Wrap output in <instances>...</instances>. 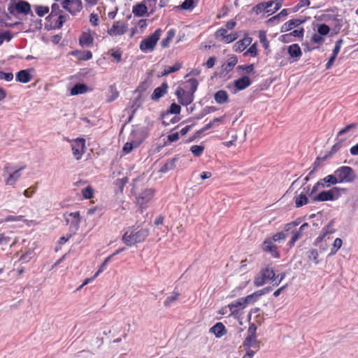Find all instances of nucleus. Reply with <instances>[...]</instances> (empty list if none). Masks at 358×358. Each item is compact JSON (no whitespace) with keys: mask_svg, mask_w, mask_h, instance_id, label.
<instances>
[{"mask_svg":"<svg viewBox=\"0 0 358 358\" xmlns=\"http://www.w3.org/2000/svg\"><path fill=\"white\" fill-rule=\"evenodd\" d=\"M167 84L163 83L160 87H158L155 89L152 94L151 95V99L154 101H157L162 97L167 92Z\"/></svg>","mask_w":358,"mask_h":358,"instance_id":"nucleus-22","label":"nucleus"},{"mask_svg":"<svg viewBox=\"0 0 358 358\" xmlns=\"http://www.w3.org/2000/svg\"><path fill=\"white\" fill-rule=\"evenodd\" d=\"M286 238V235L283 232L276 233L271 238L273 241H279L280 240H285Z\"/></svg>","mask_w":358,"mask_h":358,"instance_id":"nucleus-64","label":"nucleus"},{"mask_svg":"<svg viewBox=\"0 0 358 358\" xmlns=\"http://www.w3.org/2000/svg\"><path fill=\"white\" fill-rule=\"evenodd\" d=\"M179 296L180 294L178 292H173L170 296L166 297V299L164 301V305L166 307L171 306L172 304H173L178 301Z\"/></svg>","mask_w":358,"mask_h":358,"instance_id":"nucleus-31","label":"nucleus"},{"mask_svg":"<svg viewBox=\"0 0 358 358\" xmlns=\"http://www.w3.org/2000/svg\"><path fill=\"white\" fill-rule=\"evenodd\" d=\"M64 13L63 10L60 9V6L57 3H53L51 6V13L47 17V20H51L55 17L59 15V14Z\"/></svg>","mask_w":358,"mask_h":358,"instance_id":"nucleus-32","label":"nucleus"},{"mask_svg":"<svg viewBox=\"0 0 358 358\" xmlns=\"http://www.w3.org/2000/svg\"><path fill=\"white\" fill-rule=\"evenodd\" d=\"M180 106L175 103H172L169 108V112L172 114H179L180 113Z\"/></svg>","mask_w":358,"mask_h":358,"instance_id":"nucleus-62","label":"nucleus"},{"mask_svg":"<svg viewBox=\"0 0 358 358\" xmlns=\"http://www.w3.org/2000/svg\"><path fill=\"white\" fill-rule=\"evenodd\" d=\"M154 191L151 189H146L136 197V203L144 208L146 205L152 199Z\"/></svg>","mask_w":358,"mask_h":358,"instance_id":"nucleus-13","label":"nucleus"},{"mask_svg":"<svg viewBox=\"0 0 358 358\" xmlns=\"http://www.w3.org/2000/svg\"><path fill=\"white\" fill-rule=\"evenodd\" d=\"M342 245V240L339 238H336L333 243V248H331V255L335 254L337 252V250L341 248Z\"/></svg>","mask_w":358,"mask_h":358,"instance_id":"nucleus-52","label":"nucleus"},{"mask_svg":"<svg viewBox=\"0 0 358 358\" xmlns=\"http://www.w3.org/2000/svg\"><path fill=\"white\" fill-rule=\"evenodd\" d=\"M182 65L180 63H176L172 66H166L164 71L162 73V76H167L169 73L176 72L180 69Z\"/></svg>","mask_w":358,"mask_h":358,"instance_id":"nucleus-38","label":"nucleus"},{"mask_svg":"<svg viewBox=\"0 0 358 358\" xmlns=\"http://www.w3.org/2000/svg\"><path fill=\"white\" fill-rule=\"evenodd\" d=\"M71 146L73 155L76 159H80L85 150V140L83 138H78L71 141Z\"/></svg>","mask_w":358,"mask_h":358,"instance_id":"nucleus-8","label":"nucleus"},{"mask_svg":"<svg viewBox=\"0 0 358 358\" xmlns=\"http://www.w3.org/2000/svg\"><path fill=\"white\" fill-rule=\"evenodd\" d=\"M262 249L264 251L269 252L274 257H279L277 246L273 243V241L271 238H267L264 241Z\"/></svg>","mask_w":358,"mask_h":358,"instance_id":"nucleus-16","label":"nucleus"},{"mask_svg":"<svg viewBox=\"0 0 358 358\" xmlns=\"http://www.w3.org/2000/svg\"><path fill=\"white\" fill-rule=\"evenodd\" d=\"M357 126V124H348V126H346L345 128L342 129L341 130L339 131L338 132V136H341V135H343L345 133H348L349 132L351 129H355L356 128Z\"/></svg>","mask_w":358,"mask_h":358,"instance_id":"nucleus-61","label":"nucleus"},{"mask_svg":"<svg viewBox=\"0 0 358 358\" xmlns=\"http://www.w3.org/2000/svg\"><path fill=\"white\" fill-rule=\"evenodd\" d=\"M343 43V41L342 39H339L336 42L334 48L333 50V55H334V57H336L337 55L339 53Z\"/></svg>","mask_w":358,"mask_h":358,"instance_id":"nucleus-58","label":"nucleus"},{"mask_svg":"<svg viewBox=\"0 0 358 358\" xmlns=\"http://www.w3.org/2000/svg\"><path fill=\"white\" fill-rule=\"evenodd\" d=\"M256 326L252 324H251L248 330V335L245 338L244 342H243V347L245 348H257L258 347V341L256 337Z\"/></svg>","mask_w":358,"mask_h":358,"instance_id":"nucleus-9","label":"nucleus"},{"mask_svg":"<svg viewBox=\"0 0 358 358\" xmlns=\"http://www.w3.org/2000/svg\"><path fill=\"white\" fill-rule=\"evenodd\" d=\"M34 74L35 70L32 68L24 70V83L29 82L34 77Z\"/></svg>","mask_w":358,"mask_h":358,"instance_id":"nucleus-47","label":"nucleus"},{"mask_svg":"<svg viewBox=\"0 0 358 358\" xmlns=\"http://www.w3.org/2000/svg\"><path fill=\"white\" fill-rule=\"evenodd\" d=\"M148 12L146 2L145 1L142 3H138L133 6L132 13L135 16L142 17Z\"/></svg>","mask_w":358,"mask_h":358,"instance_id":"nucleus-21","label":"nucleus"},{"mask_svg":"<svg viewBox=\"0 0 358 358\" xmlns=\"http://www.w3.org/2000/svg\"><path fill=\"white\" fill-rule=\"evenodd\" d=\"M238 38V34L236 33H231L227 34L224 38H222V41L226 43H229L234 41Z\"/></svg>","mask_w":358,"mask_h":358,"instance_id":"nucleus-56","label":"nucleus"},{"mask_svg":"<svg viewBox=\"0 0 358 358\" xmlns=\"http://www.w3.org/2000/svg\"><path fill=\"white\" fill-rule=\"evenodd\" d=\"M73 55H76L78 59L84 61L89 60L92 57V54L90 50L77 51L73 52Z\"/></svg>","mask_w":358,"mask_h":358,"instance_id":"nucleus-33","label":"nucleus"},{"mask_svg":"<svg viewBox=\"0 0 358 358\" xmlns=\"http://www.w3.org/2000/svg\"><path fill=\"white\" fill-rule=\"evenodd\" d=\"M128 24L122 21H116L108 31V34L112 36L123 35L127 31Z\"/></svg>","mask_w":358,"mask_h":358,"instance_id":"nucleus-12","label":"nucleus"},{"mask_svg":"<svg viewBox=\"0 0 358 358\" xmlns=\"http://www.w3.org/2000/svg\"><path fill=\"white\" fill-rule=\"evenodd\" d=\"M8 10L13 15H17L22 13V0L18 1H10Z\"/></svg>","mask_w":358,"mask_h":358,"instance_id":"nucleus-17","label":"nucleus"},{"mask_svg":"<svg viewBox=\"0 0 358 358\" xmlns=\"http://www.w3.org/2000/svg\"><path fill=\"white\" fill-rule=\"evenodd\" d=\"M37 189V184H34L28 189L24 190V196L31 198Z\"/></svg>","mask_w":358,"mask_h":358,"instance_id":"nucleus-51","label":"nucleus"},{"mask_svg":"<svg viewBox=\"0 0 358 358\" xmlns=\"http://www.w3.org/2000/svg\"><path fill=\"white\" fill-rule=\"evenodd\" d=\"M257 55V43L252 44L249 49L244 52V56H248L250 55L252 57H255Z\"/></svg>","mask_w":358,"mask_h":358,"instance_id":"nucleus-53","label":"nucleus"},{"mask_svg":"<svg viewBox=\"0 0 358 358\" xmlns=\"http://www.w3.org/2000/svg\"><path fill=\"white\" fill-rule=\"evenodd\" d=\"M282 5V0L270 1L257 4L254 7L253 10L257 14H259L262 12L273 13L279 10Z\"/></svg>","mask_w":358,"mask_h":358,"instance_id":"nucleus-6","label":"nucleus"},{"mask_svg":"<svg viewBox=\"0 0 358 358\" xmlns=\"http://www.w3.org/2000/svg\"><path fill=\"white\" fill-rule=\"evenodd\" d=\"M57 19L55 23L54 28L55 29H61L63 24L67 20V15L64 13L59 14V15L57 16Z\"/></svg>","mask_w":358,"mask_h":358,"instance_id":"nucleus-40","label":"nucleus"},{"mask_svg":"<svg viewBox=\"0 0 358 358\" xmlns=\"http://www.w3.org/2000/svg\"><path fill=\"white\" fill-rule=\"evenodd\" d=\"M248 304L243 298H240L238 300L228 305L231 311V315L237 314L240 310L244 309Z\"/></svg>","mask_w":358,"mask_h":358,"instance_id":"nucleus-15","label":"nucleus"},{"mask_svg":"<svg viewBox=\"0 0 358 358\" xmlns=\"http://www.w3.org/2000/svg\"><path fill=\"white\" fill-rule=\"evenodd\" d=\"M325 187V185L324 182H322V181H320V180L317 182L314 186L312 187L311 189H310V187L308 186V191H307V194H308V196L311 198V199L313 201V197L315 196L316 195H317L316 194V192H317V190L320 189V188H324Z\"/></svg>","mask_w":358,"mask_h":358,"instance_id":"nucleus-26","label":"nucleus"},{"mask_svg":"<svg viewBox=\"0 0 358 358\" xmlns=\"http://www.w3.org/2000/svg\"><path fill=\"white\" fill-rule=\"evenodd\" d=\"M174 36H175L174 30H173V29L169 30L167 32L166 37L164 38L161 42L162 46L163 48H167L169 45L171 41H172V39L173 38Z\"/></svg>","mask_w":358,"mask_h":358,"instance_id":"nucleus-34","label":"nucleus"},{"mask_svg":"<svg viewBox=\"0 0 358 358\" xmlns=\"http://www.w3.org/2000/svg\"><path fill=\"white\" fill-rule=\"evenodd\" d=\"M20 171H21V169H19L16 170L15 171H14L13 173H10L6 180V184L10 185H13L15 181L17 179L20 178V175H21Z\"/></svg>","mask_w":358,"mask_h":358,"instance_id":"nucleus-35","label":"nucleus"},{"mask_svg":"<svg viewBox=\"0 0 358 358\" xmlns=\"http://www.w3.org/2000/svg\"><path fill=\"white\" fill-rule=\"evenodd\" d=\"M176 95L177 96L179 103L183 106H188L193 101L194 96L192 93L185 91L182 87H178L176 91Z\"/></svg>","mask_w":358,"mask_h":358,"instance_id":"nucleus-11","label":"nucleus"},{"mask_svg":"<svg viewBox=\"0 0 358 358\" xmlns=\"http://www.w3.org/2000/svg\"><path fill=\"white\" fill-rule=\"evenodd\" d=\"M176 159H171L169 160L161 169L162 172H167L170 170H172L176 166Z\"/></svg>","mask_w":358,"mask_h":358,"instance_id":"nucleus-44","label":"nucleus"},{"mask_svg":"<svg viewBox=\"0 0 358 358\" xmlns=\"http://www.w3.org/2000/svg\"><path fill=\"white\" fill-rule=\"evenodd\" d=\"M162 32V31L158 29L153 34L142 40L139 45L140 50L143 52H152L161 37Z\"/></svg>","mask_w":358,"mask_h":358,"instance_id":"nucleus-3","label":"nucleus"},{"mask_svg":"<svg viewBox=\"0 0 358 358\" xmlns=\"http://www.w3.org/2000/svg\"><path fill=\"white\" fill-rule=\"evenodd\" d=\"M194 6V0H185L181 5L176 8L177 9L192 10Z\"/></svg>","mask_w":358,"mask_h":358,"instance_id":"nucleus-36","label":"nucleus"},{"mask_svg":"<svg viewBox=\"0 0 358 358\" xmlns=\"http://www.w3.org/2000/svg\"><path fill=\"white\" fill-rule=\"evenodd\" d=\"M24 20H27L29 19V15L33 16V14L31 13V6L30 4L24 1Z\"/></svg>","mask_w":358,"mask_h":358,"instance_id":"nucleus-54","label":"nucleus"},{"mask_svg":"<svg viewBox=\"0 0 358 358\" xmlns=\"http://www.w3.org/2000/svg\"><path fill=\"white\" fill-rule=\"evenodd\" d=\"M186 83L189 89V92L194 94L197 90L199 85L198 81L195 78H190L187 81Z\"/></svg>","mask_w":358,"mask_h":358,"instance_id":"nucleus-42","label":"nucleus"},{"mask_svg":"<svg viewBox=\"0 0 358 358\" xmlns=\"http://www.w3.org/2000/svg\"><path fill=\"white\" fill-rule=\"evenodd\" d=\"M288 14V12H287V9H283L282 10L278 15L271 17L268 21L267 22L269 23V22H273L275 20H278L280 17H285L287 16Z\"/></svg>","mask_w":358,"mask_h":358,"instance_id":"nucleus-57","label":"nucleus"},{"mask_svg":"<svg viewBox=\"0 0 358 358\" xmlns=\"http://www.w3.org/2000/svg\"><path fill=\"white\" fill-rule=\"evenodd\" d=\"M87 91V86L85 84L78 83L71 90V95L83 94Z\"/></svg>","mask_w":358,"mask_h":358,"instance_id":"nucleus-30","label":"nucleus"},{"mask_svg":"<svg viewBox=\"0 0 358 358\" xmlns=\"http://www.w3.org/2000/svg\"><path fill=\"white\" fill-rule=\"evenodd\" d=\"M261 297L258 291L247 296L246 297H243V299H245V301L246 302L247 304H250V303H255V301H257V300H259V299Z\"/></svg>","mask_w":358,"mask_h":358,"instance_id":"nucleus-41","label":"nucleus"},{"mask_svg":"<svg viewBox=\"0 0 358 358\" xmlns=\"http://www.w3.org/2000/svg\"><path fill=\"white\" fill-rule=\"evenodd\" d=\"M149 235V230L146 228L140 229L129 228L122 236V241L128 246L134 245L145 240Z\"/></svg>","mask_w":358,"mask_h":358,"instance_id":"nucleus-1","label":"nucleus"},{"mask_svg":"<svg viewBox=\"0 0 358 358\" xmlns=\"http://www.w3.org/2000/svg\"><path fill=\"white\" fill-rule=\"evenodd\" d=\"M82 46L90 47L93 43V37L90 31L83 32L79 40Z\"/></svg>","mask_w":358,"mask_h":358,"instance_id":"nucleus-25","label":"nucleus"},{"mask_svg":"<svg viewBox=\"0 0 358 358\" xmlns=\"http://www.w3.org/2000/svg\"><path fill=\"white\" fill-rule=\"evenodd\" d=\"M204 150V146L201 145H194L190 148V151L196 157H199L202 155Z\"/></svg>","mask_w":358,"mask_h":358,"instance_id":"nucleus-46","label":"nucleus"},{"mask_svg":"<svg viewBox=\"0 0 358 358\" xmlns=\"http://www.w3.org/2000/svg\"><path fill=\"white\" fill-rule=\"evenodd\" d=\"M215 101L218 104H223L229 101V95L224 90H218L214 95Z\"/></svg>","mask_w":358,"mask_h":358,"instance_id":"nucleus-24","label":"nucleus"},{"mask_svg":"<svg viewBox=\"0 0 358 358\" xmlns=\"http://www.w3.org/2000/svg\"><path fill=\"white\" fill-rule=\"evenodd\" d=\"M324 37L316 32L311 36V41L316 44H321L324 42Z\"/></svg>","mask_w":358,"mask_h":358,"instance_id":"nucleus-55","label":"nucleus"},{"mask_svg":"<svg viewBox=\"0 0 358 358\" xmlns=\"http://www.w3.org/2000/svg\"><path fill=\"white\" fill-rule=\"evenodd\" d=\"M237 90H243L251 85V80L248 76H243L234 82Z\"/></svg>","mask_w":358,"mask_h":358,"instance_id":"nucleus-19","label":"nucleus"},{"mask_svg":"<svg viewBox=\"0 0 358 358\" xmlns=\"http://www.w3.org/2000/svg\"><path fill=\"white\" fill-rule=\"evenodd\" d=\"M303 21L299 19H293L287 21L281 27V32H287L293 28L298 27L303 23Z\"/></svg>","mask_w":358,"mask_h":358,"instance_id":"nucleus-23","label":"nucleus"},{"mask_svg":"<svg viewBox=\"0 0 358 358\" xmlns=\"http://www.w3.org/2000/svg\"><path fill=\"white\" fill-rule=\"evenodd\" d=\"M320 181H322V182L324 183L325 187H329L331 185L339 183L335 172L334 174L327 176L324 178L321 179Z\"/></svg>","mask_w":358,"mask_h":358,"instance_id":"nucleus-28","label":"nucleus"},{"mask_svg":"<svg viewBox=\"0 0 358 358\" xmlns=\"http://www.w3.org/2000/svg\"><path fill=\"white\" fill-rule=\"evenodd\" d=\"M150 87V83L148 81H144L141 83L137 88V91L141 94L145 92Z\"/></svg>","mask_w":358,"mask_h":358,"instance_id":"nucleus-59","label":"nucleus"},{"mask_svg":"<svg viewBox=\"0 0 358 358\" xmlns=\"http://www.w3.org/2000/svg\"><path fill=\"white\" fill-rule=\"evenodd\" d=\"M259 38L260 43L262 44V46L265 49H268L269 47V42L267 40L266 34L264 31H259Z\"/></svg>","mask_w":358,"mask_h":358,"instance_id":"nucleus-45","label":"nucleus"},{"mask_svg":"<svg viewBox=\"0 0 358 358\" xmlns=\"http://www.w3.org/2000/svg\"><path fill=\"white\" fill-rule=\"evenodd\" d=\"M275 277V273L273 269L266 268L260 271L259 273L255 277L254 284L256 287L264 285L267 281L273 280Z\"/></svg>","mask_w":358,"mask_h":358,"instance_id":"nucleus-7","label":"nucleus"},{"mask_svg":"<svg viewBox=\"0 0 358 358\" xmlns=\"http://www.w3.org/2000/svg\"><path fill=\"white\" fill-rule=\"evenodd\" d=\"M210 332L213 334L217 338H221L227 334L225 327L222 322H217L210 329Z\"/></svg>","mask_w":358,"mask_h":358,"instance_id":"nucleus-20","label":"nucleus"},{"mask_svg":"<svg viewBox=\"0 0 358 358\" xmlns=\"http://www.w3.org/2000/svg\"><path fill=\"white\" fill-rule=\"evenodd\" d=\"M308 203V198L303 193H301L299 195L296 196L295 204L297 208L301 207Z\"/></svg>","mask_w":358,"mask_h":358,"instance_id":"nucleus-37","label":"nucleus"},{"mask_svg":"<svg viewBox=\"0 0 358 358\" xmlns=\"http://www.w3.org/2000/svg\"><path fill=\"white\" fill-rule=\"evenodd\" d=\"M139 143L135 141L133 142H127L124 144L122 152L124 154H128L131 152L134 148L138 146Z\"/></svg>","mask_w":358,"mask_h":358,"instance_id":"nucleus-39","label":"nucleus"},{"mask_svg":"<svg viewBox=\"0 0 358 358\" xmlns=\"http://www.w3.org/2000/svg\"><path fill=\"white\" fill-rule=\"evenodd\" d=\"M108 53L113 57L116 62H120L122 60V51L119 49H111Z\"/></svg>","mask_w":358,"mask_h":358,"instance_id":"nucleus-48","label":"nucleus"},{"mask_svg":"<svg viewBox=\"0 0 358 358\" xmlns=\"http://www.w3.org/2000/svg\"><path fill=\"white\" fill-rule=\"evenodd\" d=\"M288 53L292 57L299 58L302 52L298 44H292L288 47Z\"/></svg>","mask_w":358,"mask_h":358,"instance_id":"nucleus-27","label":"nucleus"},{"mask_svg":"<svg viewBox=\"0 0 358 358\" xmlns=\"http://www.w3.org/2000/svg\"><path fill=\"white\" fill-rule=\"evenodd\" d=\"M65 220L73 231L78 230L80 222L79 212H73L65 215Z\"/></svg>","mask_w":358,"mask_h":358,"instance_id":"nucleus-14","label":"nucleus"},{"mask_svg":"<svg viewBox=\"0 0 358 358\" xmlns=\"http://www.w3.org/2000/svg\"><path fill=\"white\" fill-rule=\"evenodd\" d=\"M83 195L85 199H90L93 196L92 189L90 187H87L83 189Z\"/></svg>","mask_w":358,"mask_h":358,"instance_id":"nucleus-63","label":"nucleus"},{"mask_svg":"<svg viewBox=\"0 0 358 358\" xmlns=\"http://www.w3.org/2000/svg\"><path fill=\"white\" fill-rule=\"evenodd\" d=\"M13 78V74L12 73H6L0 71V80H4L6 81H10Z\"/></svg>","mask_w":358,"mask_h":358,"instance_id":"nucleus-60","label":"nucleus"},{"mask_svg":"<svg viewBox=\"0 0 358 358\" xmlns=\"http://www.w3.org/2000/svg\"><path fill=\"white\" fill-rule=\"evenodd\" d=\"M308 258L310 261H313L315 264H318L320 261L318 259V252L316 250H311L308 252Z\"/></svg>","mask_w":358,"mask_h":358,"instance_id":"nucleus-50","label":"nucleus"},{"mask_svg":"<svg viewBox=\"0 0 358 358\" xmlns=\"http://www.w3.org/2000/svg\"><path fill=\"white\" fill-rule=\"evenodd\" d=\"M300 224L299 221H294L288 223L285 226L287 231H292V236L289 241L290 246L294 245L295 242L302 238L305 235L308 233L310 226L308 223H303L299 229H295Z\"/></svg>","mask_w":358,"mask_h":358,"instance_id":"nucleus-2","label":"nucleus"},{"mask_svg":"<svg viewBox=\"0 0 358 358\" xmlns=\"http://www.w3.org/2000/svg\"><path fill=\"white\" fill-rule=\"evenodd\" d=\"M252 43V38L245 37L242 40L236 42L234 45V50L235 52H241Z\"/></svg>","mask_w":358,"mask_h":358,"instance_id":"nucleus-18","label":"nucleus"},{"mask_svg":"<svg viewBox=\"0 0 358 358\" xmlns=\"http://www.w3.org/2000/svg\"><path fill=\"white\" fill-rule=\"evenodd\" d=\"M238 62V58L236 56L229 57L227 62L222 65L224 71L226 72L231 71Z\"/></svg>","mask_w":358,"mask_h":358,"instance_id":"nucleus-29","label":"nucleus"},{"mask_svg":"<svg viewBox=\"0 0 358 358\" xmlns=\"http://www.w3.org/2000/svg\"><path fill=\"white\" fill-rule=\"evenodd\" d=\"M330 31V28L325 24H320L318 25L317 32L321 34L322 36H327Z\"/></svg>","mask_w":358,"mask_h":358,"instance_id":"nucleus-49","label":"nucleus"},{"mask_svg":"<svg viewBox=\"0 0 358 358\" xmlns=\"http://www.w3.org/2000/svg\"><path fill=\"white\" fill-rule=\"evenodd\" d=\"M335 173L339 183H351L357 178L355 171L350 166H341L335 171Z\"/></svg>","mask_w":358,"mask_h":358,"instance_id":"nucleus-4","label":"nucleus"},{"mask_svg":"<svg viewBox=\"0 0 358 358\" xmlns=\"http://www.w3.org/2000/svg\"><path fill=\"white\" fill-rule=\"evenodd\" d=\"M35 12L39 17H43L49 13V7L36 5L34 6Z\"/></svg>","mask_w":358,"mask_h":358,"instance_id":"nucleus-43","label":"nucleus"},{"mask_svg":"<svg viewBox=\"0 0 358 358\" xmlns=\"http://www.w3.org/2000/svg\"><path fill=\"white\" fill-rule=\"evenodd\" d=\"M62 7L71 15H75L83 9L81 0H64Z\"/></svg>","mask_w":358,"mask_h":358,"instance_id":"nucleus-10","label":"nucleus"},{"mask_svg":"<svg viewBox=\"0 0 358 358\" xmlns=\"http://www.w3.org/2000/svg\"><path fill=\"white\" fill-rule=\"evenodd\" d=\"M344 191V189L338 187H333L332 189L327 191H322L317 195L313 197V201L317 202L335 201L341 196V192Z\"/></svg>","mask_w":358,"mask_h":358,"instance_id":"nucleus-5","label":"nucleus"}]
</instances>
